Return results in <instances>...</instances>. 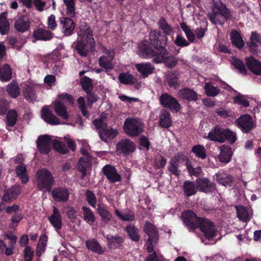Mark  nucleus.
<instances>
[{
	"instance_id": "5fc2aeb1",
	"label": "nucleus",
	"mask_w": 261,
	"mask_h": 261,
	"mask_svg": "<svg viewBox=\"0 0 261 261\" xmlns=\"http://www.w3.org/2000/svg\"><path fill=\"white\" fill-rule=\"evenodd\" d=\"M159 27L160 29L163 30L164 33L166 35H169L172 32V29L171 27L167 23L166 20L162 18L159 20L158 22Z\"/></svg>"
},
{
	"instance_id": "f704fd0d",
	"label": "nucleus",
	"mask_w": 261,
	"mask_h": 261,
	"mask_svg": "<svg viewBox=\"0 0 261 261\" xmlns=\"http://www.w3.org/2000/svg\"><path fill=\"white\" fill-rule=\"evenodd\" d=\"M23 93L28 101H34L36 100L37 96L34 86H27Z\"/></svg>"
},
{
	"instance_id": "c9c22d12",
	"label": "nucleus",
	"mask_w": 261,
	"mask_h": 261,
	"mask_svg": "<svg viewBox=\"0 0 261 261\" xmlns=\"http://www.w3.org/2000/svg\"><path fill=\"white\" fill-rule=\"evenodd\" d=\"M179 160L177 157H174L171 159L169 163L168 170L173 174L178 176L180 171L178 170Z\"/></svg>"
},
{
	"instance_id": "864d4df0",
	"label": "nucleus",
	"mask_w": 261,
	"mask_h": 261,
	"mask_svg": "<svg viewBox=\"0 0 261 261\" xmlns=\"http://www.w3.org/2000/svg\"><path fill=\"white\" fill-rule=\"evenodd\" d=\"M224 142L225 141H228L230 143H233L237 140V135L236 133L231 131L229 129H224Z\"/></svg>"
},
{
	"instance_id": "de8ad7c7",
	"label": "nucleus",
	"mask_w": 261,
	"mask_h": 261,
	"mask_svg": "<svg viewBox=\"0 0 261 261\" xmlns=\"http://www.w3.org/2000/svg\"><path fill=\"white\" fill-rule=\"evenodd\" d=\"M249 96L238 93L237 95L233 98V101L236 103L241 105L244 107H248L249 106V102L248 100Z\"/></svg>"
},
{
	"instance_id": "393cba45",
	"label": "nucleus",
	"mask_w": 261,
	"mask_h": 261,
	"mask_svg": "<svg viewBox=\"0 0 261 261\" xmlns=\"http://www.w3.org/2000/svg\"><path fill=\"white\" fill-rule=\"evenodd\" d=\"M220 153L218 158L220 162L224 163H228L230 160L232 154V152L230 147L222 145L220 148Z\"/></svg>"
},
{
	"instance_id": "39448f33",
	"label": "nucleus",
	"mask_w": 261,
	"mask_h": 261,
	"mask_svg": "<svg viewBox=\"0 0 261 261\" xmlns=\"http://www.w3.org/2000/svg\"><path fill=\"white\" fill-rule=\"evenodd\" d=\"M53 182V176L47 169H42L37 172L36 183L39 190L49 191Z\"/></svg>"
},
{
	"instance_id": "a211bd4d",
	"label": "nucleus",
	"mask_w": 261,
	"mask_h": 261,
	"mask_svg": "<svg viewBox=\"0 0 261 261\" xmlns=\"http://www.w3.org/2000/svg\"><path fill=\"white\" fill-rule=\"evenodd\" d=\"M198 188L200 191L209 193L215 189V186L207 178H199L196 180Z\"/></svg>"
},
{
	"instance_id": "680f3d73",
	"label": "nucleus",
	"mask_w": 261,
	"mask_h": 261,
	"mask_svg": "<svg viewBox=\"0 0 261 261\" xmlns=\"http://www.w3.org/2000/svg\"><path fill=\"white\" fill-rule=\"evenodd\" d=\"M133 76L128 73H122L119 75V81L124 84H129L133 82Z\"/></svg>"
},
{
	"instance_id": "13d9d810",
	"label": "nucleus",
	"mask_w": 261,
	"mask_h": 261,
	"mask_svg": "<svg viewBox=\"0 0 261 261\" xmlns=\"http://www.w3.org/2000/svg\"><path fill=\"white\" fill-rule=\"evenodd\" d=\"M204 88L206 94L209 96H215L219 93V89L210 83H206Z\"/></svg>"
},
{
	"instance_id": "e433bc0d",
	"label": "nucleus",
	"mask_w": 261,
	"mask_h": 261,
	"mask_svg": "<svg viewBox=\"0 0 261 261\" xmlns=\"http://www.w3.org/2000/svg\"><path fill=\"white\" fill-rule=\"evenodd\" d=\"M97 212L105 222L111 221L113 218L111 213L104 206L98 205Z\"/></svg>"
},
{
	"instance_id": "58836bf2",
	"label": "nucleus",
	"mask_w": 261,
	"mask_h": 261,
	"mask_svg": "<svg viewBox=\"0 0 261 261\" xmlns=\"http://www.w3.org/2000/svg\"><path fill=\"white\" fill-rule=\"evenodd\" d=\"M16 172L23 184H26L29 181L27 169L24 165L21 164L18 166L16 168Z\"/></svg>"
},
{
	"instance_id": "09e8293b",
	"label": "nucleus",
	"mask_w": 261,
	"mask_h": 261,
	"mask_svg": "<svg viewBox=\"0 0 261 261\" xmlns=\"http://www.w3.org/2000/svg\"><path fill=\"white\" fill-rule=\"evenodd\" d=\"M183 188L185 193L188 196L194 195L196 192V188L192 182H185Z\"/></svg>"
},
{
	"instance_id": "2f4dec72",
	"label": "nucleus",
	"mask_w": 261,
	"mask_h": 261,
	"mask_svg": "<svg viewBox=\"0 0 261 261\" xmlns=\"http://www.w3.org/2000/svg\"><path fill=\"white\" fill-rule=\"evenodd\" d=\"M86 245L88 249L98 254H101L104 252V250L102 249L100 244L95 240L87 241L86 242Z\"/></svg>"
},
{
	"instance_id": "f3484780",
	"label": "nucleus",
	"mask_w": 261,
	"mask_h": 261,
	"mask_svg": "<svg viewBox=\"0 0 261 261\" xmlns=\"http://www.w3.org/2000/svg\"><path fill=\"white\" fill-rule=\"evenodd\" d=\"M41 117L45 122L50 124L58 125L60 124L59 119L47 107L42 108Z\"/></svg>"
},
{
	"instance_id": "e2e57ef3",
	"label": "nucleus",
	"mask_w": 261,
	"mask_h": 261,
	"mask_svg": "<svg viewBox=\"0 0 261 261\" xmlns=\"http://www.w3.org/2000/svg\"><path fill=\"white\" fill-rule=\"evenodd\" d=\"M115 213L116 215L123 221H133L134 220L135 216L134 214L129 212L128 213L122 214L118 210H115Z\"/></svg>"
},
{
	"instance_id": "603ef678",
	"label": "nucleus",
	"mask_w": 261,
	"mask_h": 261,
	"mask_svg": "<svg viewBox=\"0 0 261 261\" xmlns=\"http://www.w3.org/2000/svg\"><path fill=\"white\" fill-rule=\"evenodd\" d=\"M260 42L258 34L255 32H252L250 37V42H249L250 48L252 50L255 51L256 47Z\"/></svg>"
},
{
	"instance_id": "6e6d98bb",
	"label": "nucleus",
	"mask_w": 261,
	"mask_h": 261,
	"mask_svg": "<svg viewBox=\"0 0 261 261\" xmlns=\"http://www.w3.org/2000/svg\"><path fill=\"white\" fill-rule=\"evenodd\" d=\"M67 7V15L72 17L75 15L74 0H63Z\"/></svg>"
},
{
	"instance_id": "4be33fe9",
	"label": "nucleus",
	"mask_w": 261,
	"mask_h": 261,
	"mask_svg": "<svg viewBox=\"0 0 261 261\" xmlns=\"http://www.w3.org/2000/svg\"><path fill=\"white\" fill-rule=\"evenodd\" d=\"M246 63L248 68L257 75L261 74V62L252 57L246 58Z\"/></svg>"
},
{
	"instance_id": "a18cd8bd",
	"label": "nucleus",
	"mask_w": 261,
	"mask_h": 261,
	"mask_svg": "<svg viewBox=\"0 0 261 261\" xmlns=\"http://www.w3.org/2000/svg\"><path fill=\"white\" fill-rule=\"evenodd\" d=\"M209 18L211 21L215 24H222L224 21L228 18L214 11L209 15Z\"/></svg>"
},
{
	"instance_id": "c85d7f7f",
	"label": "nucleus",
	"mask_w": 261,
	"mask_h": 261,
	"mask_svg": "<svg viewBox=\"0 0 261 261\" xmlns=\"http://www.w3.org/2000/svg\"><path fill=\"white\" fill-rule=\"evenodd\" d=\"M236 208L237 210V217L240 220L244 222L250 220L251 214L248 208L242 206H238L236 207Z\"/></svg>"
},
{
	"instance_id": "338daca9",
	"label": "nucleus",
	"mask_w": 261,
	"mask_h": 261,
	"mask_svg": "<svg viewBox=\"0 0 261 261\" xmlns=\"http://www.w3.org/2000/svg\"><path fill=\"white\" fill-rule=\"evenodd\" d=\"M86 197L88 203L93 207H95L96 200L93 192L90 190L87 191L86 193Z\"/></svg>"
},
{
	"instance_id": "0e129e2a",
	"label": "nucleus",
	"mask_w": 261,
	"mask_h": 261,
	"mask_svg": "<svg viewBox=\"0 0 261 261\" xmlns=\"http://www.w3.org/2000/svg\"><path fill=\"white\" fill-rule=\"evenodd\" d=\"M178 74L176 72L168 73L167 80L170 86H175L178 85L177 82Z\"/></svg>"
},
{
	"instance_id": "20e7f679",
	"label": "nucleus",
	"mask_w": 261,
	"mask_h": 261,
	"mask_svg": "<svg viewBox=\"0 0 261 261\" xmlns=\"http://www.w3.org/2000/svg\"><path fill=\"white\" fill-rule=\"evenodd\" d=\"M68 102L71 104L73 103V97L68 94L62 93L58 95L52 105L56 114L63 119L67 120L69 119L70 115L65 106L64 102Z\"/></svg>"
},
{
	"instance_id": "412c9836",
	"label": "nucleus",
	"mask_w": 261,
	"mask_h": 261,
	"mask_svg": "<svg viewBox=\"0 0 261 261\" xmlns=\"http://www.w3.org/2000/svg\"><path fill=\"white\" fill-rule=\"evenodd\" d=\"M48 220L57 230L61 228L62 226L61 216L59 210L56 207H54L53 213L48 217Z\"/></svg>"
},
{
	"instance_id": "79ce46f5",
	"label": "nucleus",
	"mask_w": 261,
	"mask_h": 261,
	"mask_svg": "<svg viewBox=\"0 0 261 261\" xmlns=\"http://www.w3.org/2000/svg\"><path fill=\"white\" fill-rule=\"evenodd\" d=\"M47 240V238L46 235L43 234L40 237L36 250V254L38 256L40 257V256L44 252L46 248Z\"/></svg>"
},
{
	"instance_id": "bb28decb",
	"label": "nucleus",
	"mask_w": 261,
	"mask_h": 261,
	"mask_svg": "<svg viewBox=\"0 0 261 261\" xmlns=\"http://www.w3.org/2000/svg\"><path fill=\"white\" fill-rule=\"evenodd\" d=\"M215 12L220 14L225 18H229L230 12L225 5L221 1L215 2L213 6V10Z\"/></svg>"
},
{
	"instance_id": "473e14b6",
	"label": "nucleus",
	"mask_w": 261,
	"mask_h": 261,
	"mask_svg": "<svg viewBox=\"0 0 261 261\" xmlns=\"http://www.w3.org/2000/svg\"><path fill=\"white\" fill-rule=\"evenodd\" d=\"M12 78V70L10 66L5 64L0 67V80L2 81H8Z\"/></svg>"
},
{
	"instance_id": "2eb2a0df",
	"label": "nucleus",
	"mask_w": 261,
	"mask_h": 261,
	"mask_svg": "<svg viewBox=\"0 0 261 261\" xmlns=\"http://www.w3.org/2000/svg\"><path fill=\"white\" fill-rule=\"evenodd\" d=\"M135 67L141 76L143 78L147 77L153 73L154 67L149 62H144L136 64Z\"/></svg>"
},
{
	"instance_id": "ddd939ff",
	"label": "nucleus",
	"mask_w": 261,
	"mask_h": 261,
	"mask_svg": "<svg viewBox=\"0 0 261 261\" xmlns=\"http://www.w3.org/2000/svg\"><path fill=\"white\" fill-rule=\"evenodd\" d=\"M51 138L48 135L40 136L37 141V145L39 151L42 153H48L52 143Z\"/></svg>"
},
{
	"instance_id": "c03bdc74",
	"label": "nucleus",
	"mask_w": 261,
	"mask_h": 261,
	"mask_svg": "<svg viewBox=\"0 0 261 261\" xmlns=\"http://www.w3.org/2000/svg\"><path fill=\"white\" fill-rule=\"evenodd\" d=\"M7 91L9 95L13 98L17 97L20 94L18 84L14 81L8 85Z\"/></svg>"
},
{
	"instance_id": "cd10ccee",
	"label": "nucleus",
	"mask_w": 261,
	"mask_h": 261,
	"mask_svg": "<svg viewBox=\"0 0 261 261\" xmlns=\"http://www.w3.org/2000/svg\"><path fill=\"white\" fill-rule=\"evenodd\" d=\"M52 37L53 34L49 31L41 28L33 32V37L37 40H47L51 39Z\"/></svg>"
},
{
	"instance_id": "052dcab7",
	"label": "nucleus",
	"mask_w": 261,
	"mask_h": 261,
	"mask_svg": "<svg viewBox=\"0 0 261 261\" xmlns=\"http://www.w3.org/2000/svg\"><path fill=\"white\" fill-rule=\"evenodd\" d=\"M81 84L83 89L88 93L92 89V82L91 79L85 76L81 80Z\"/></svg>"
},
{
	"instance_id": "4c0bfd02",
	"label": "nucleus",
	"mask_w": 261,
	"mask_h": 261,
	"mask_svg": "<svg viewBox=\"0 0 261 261\" xmlns=\"http://www.w3.org/2000/svg\"><path fill=\"white\" fill-rule=\"evenodd\" d=\"M107 239L109 247L112 249L118 248L123 243V238L117 236H107Z\"/></svg>"
},
{
	"instance_id": "6e6552de",
	"label": "nucleus",
	"mask_w": 261,
	"mask_h": 261,
	"mask_svg": "<svg viewBox=\"0 0 261 261\" xmlns=\"http://www.w3.org/2000/svg\"><path fill=\"white\" fill-rule=\"evenodd\" d=\"M143 124L137 118H127L124 124L125 132L129 136L135 137L143 132Z\"/></svg>"
},
{
	"instance_id": "7c9ffc66",
	"label": "nucleus",
	"mask_w": 261,
	"mask_h": 261,
	"mask_svg": "<svg viewBox=\"0 0 261 261\" xmlns=\"http://www.w3.org/2000/svg\"><path fill=\"white\" fill-rule=\"evenodd\" d=\"M172 124L171 118L169 112L164 110L160 116V125L165 128H169Z\"/></svg>"
},
{
	"instance_id": "3c124183",
	"label": "nucleus",
	"mask_w": 261,
	"mask_h": 261,
	"mask_svg": "<svg viewBox=\"0 0 261 261\" xmlns=\"http://www.w3.org/2000/svg\"><path fill=\"white\" fill-rule=\"evenodd\" d=\"M192 151L196 156L201 159L206 158V150L204 146L200 145H197L192 148Z\"/></svg>"
},
{
	"instance_id": "8fccbe9b",
	"label": "nucleus",
	"mask_w": 261,
	"mask_h": 261,
	"mask_svg": "<svg viewBox=\"0 0 261 261\" xmlns=\"http://www.w3.org/2000/svg\"><path fill=\"white\" fill-rule=\"evenodd\" d=\"M126 229L129 237L134 241H138L140 239L138 229L133 225H128Z\"/></svg>"
},
{
	"instance_id": "49530a36",
	"label": "nucleus",
	"mask_w": 261,
	"mask_h": 261,
	"mask_svg": "<svg viewBox=\"0 0 261 261\" xmlns=\"http://www.w3.org/2000/svg\"><path fill=\"white\" fill-rule=\"evenodd\" d=\"M17 118V112L14 110L9 111L7 114L6 117L7 126H14L16 123Z\"/></svg>"
},
{
	"instance_id": "0eeeda50",
	"label": "nucleus",
	"mask_w": 261,
	"mask_h": 261,
	"mask_svg": "<svg viewBox=\"0 0 261 261\" xmlns=\"http://www.w3.org/2000/svg\"><path fill=\"white\" fill-rule=\"evenodd\" d=\"M149 37L150 44L154 46V51L158 53L165 51L164 46L167 44L168 41L166 35L162 34L159 31L154 30L149 33Z\"/></svg>"
},
{
	"instance_id": "a19ab883",
	"label": "nucleus",
	"mask_w": 261,
	"mask_h": 261,
	"mask_svg": "<svg viewBox=\"0 0 261 261\" xmlns=\"http://www.w3.org/2000/svg\"><path fill=\"white\" fill-rule=\"evenodd\" d=\"M232 43L238 48H241L244 45V42L240 34L236 31H233L230 34Z\"/></svg>"
},
{
	"instance_id": "dca6fc26",
	"label": "nucleus",
	"mask_w": 261,
	"mask_h": 261,
	"mask_svg": "<svg viewBox=\"0 0 261 261\" xmlns=\"http://www.w3.org/2000/svg\"><path fill=\"white\" fill-rule=\"evenodd\" d=\"M51 195L56 201H66L69 197V192L64 188L58 187L53 189Z\"/></svg>"
},
{
	"instance_id": "6ab92c4d",
	"label": "nucleus",
	"mask_w": 261,
	"mask_h": 261,
	"mask_svg": "<svg viewBox=\"0 0 261 261\" xmlns=\"http://www.w3.org/2000/svg\"><path fill=\"white\" fill-rule=\"evenodd\" d=\"M15 29L20 32H24L30 28V20L28 16H22L15 20L14 23Z\"/></svg>"
},
{
	"instance_id": "f257e3e1",
	"label": "nucleus",
	"mask_w": 261,
	"mask_h": 261,
	"mask_svg": "<svg viewBox=\"0 0 261 261\" xmlns=\"http://www.w3.org/2000/svg\"><path fill=\"white\" fill-rule=\"evenodd\" d=\"M163 53H158L152 49L147 41H142L138 46L137 54L143 58H151L153 57V61L156 63L163 62L165 65L169 68L176 66L179 59L173 56L169 55L165 49Z\"/></svg>"
},
{
	"instance_id": "72a5a7b5",
	"label": "nucleus",
	"mask_w": 261,
	"mask_h": 261,
	"mask_svg": "<svg viewBox=\"0 0 261 261\" xmlns=\"http://www.w3.org/2000/svg\"><path fill=\"white\" fill-rule=\"evenodd\" d=\"M217 181L225 187H230L232 184V177L228 174L224 173L218 174L216 175Z\"/></svg>"
},
{
	"instance_id": "9b49d317",
	"label": "nucleus",
	"mask_w": 261,
	"mask_h": 261,
	"mask_svg": "<svg viewBox=\"0 0 261 261\" xmlns=\"http://www.w3.org/2000/svg\"><path fill=\"white\" fill-rule=\"evenodd\" d=\"M237 123L239 127L243 133H248L254 127V122L252 117L248 114H244L240 116Z\"/></svg>"
},
{
	"instance_id": "69168bd1",
	"label": "nucleus",
	"mask_w": 261,
	"mask_h": 261,
	"mask_svg": "<svg viewBox=\"0 0 261 261\" xmlns=\"http://www.w3.org/2000/svg\"><path fill=\"white\" fill-rule=\"evenodd\" d=\"M52 144L54 148L62 153H65L67 152V149L66 146L57 140H53Z\"/></svg>"
},
{
	"instance_id": "7ed1b4c3",
	"label": "nucleus",
	"mask_w": 261,
	"mask_h": 261,
	"mask_svg": "<svg viewBox=\"0 0 261 261\" xmlns=\"http://www.w3.org/2000/svg\"><path fill=\"white\" fill-rule=\"evenodd\" d=\"M78 34L79 40L75 46L76 50L81 56L86 57L95 48L92 31L89 27L85 29L81 28Z\"/></svg>"
},
{
	"instance_id": "4468645a",
	"label": "nucleus",
	"mask_w": 261,
	"mask_h": 261,
	"mask_svg": "<svg viewBox=\"0 0 261 261\" xmlns=\"http://www.w3.org/2000/svg\"><path fill=\"white\" fill-rule=\"evenodd\" d=\"M102 171L108 179L111 182H116L121 179V176L116 169L110 165H106L102 168Z\"/></svg>"
},
{
	"instance_id": "37998d69",
	"label": "nucleus",
	"mask_w": 261,
	"mask_h": 261,
	"mask_svg": "<svg viewBox=\"0 0 261 261\" xmlns=\"http://www.w3.org/2000/svg\"><path fill=\"white\" fill-rule=\"evenodd\" d=\"M84 220L89 224H93L95 220V217L92 211L88 207L83 206Z\"/></svg>"
},
{
	"instance_id": "774afa93",
	"label": "nucleus",
	"mask_w": 261,
	"mask_h": 261,
	"mask_svg": "<svg viewBox=\"0 0 261 261\" xmlns=\"http://www.w3.org/2000/svg\"><path fill=\"white\" fill-rule=\"evenodd\" d=\"M145 259V261H164L163 257L161 254H158L155 251L153 250V251L151 252Z\"/></svg>"
},
{
	"instance_id": "a878e982",
	"label": "nucleus",
	"mask_w": 261,
	"mask_h": 261,
	"mask_svg": "<svg viewBox=\"0 0 261 261\" xmlns=\"http://www.w3.org/2000/svg\"><path fill=\"white\" fill-rule=\"evenodd\" d=\"M21 188L19 186H15L8 189L3 196V200L9 202L15 199L20 192Z\"/></svg>"
},
{
	"instance_id": "b1692460",
	"label": "nucleus",
	"mask_w": 261,
	"mask_h": 261,
	"mask_svg": "<svg viewBox=\"0 0 261 261\" xmlns=\"http://www.w3.org/2000/svg\"><path fill=\"white\" fill-rule=\"evenodd\" d=\"M60 23L65 35L69 36L72 34L74 29V23L72 19L67 17L60 19Z\"/></svg>"
},
{
	"instance_id": "f8f14e48",
	"label": "nucleus",
	"mask_w": 261,
	"mask_h": 261,
	"mask_svg": "<svg viewBox=\"0 0 261 261\" xmlns=\"http://www.w3.org/2000/svg\"><path fill=\"white\" fill-rule=\"evenodd\" d=\"M117 149L120 153L129 154L135 151L136 146L134 142L129 139H123L117 144Z\"/></svg>"
},
{
	"instance_id": "f03ea898",
	"label": "nucleus",
	"mask_w": 261,
	"mask_h": 261,
	"mask_svg": "<svg viewBox=\"0 0 261 261\" xmlns=\"http://www.w3.org/2000/svg\"><path fill=\"white\" fill-rule=\"evenodd\" d=\"M184 223L189 229L199 227L206 238L210 239L214 236V228L212 223L207 219L197 217L192 211L189 210L182 214Z\"/></svg>"
},
{
	"instance_id": "bf43d9fd",
	"label": "nucleus",
	"mask_w": 261,
	"mask_h": 261,
	"mask_svg": "<svg viewBox=\"0 0 261 261\" xmlns=\"http://www.w3.org/2000/svg\"><path fill=\"white\" fill-rule=\"evenodd\" d=\"M180 27L186 34L188 39L190 42H193L195 40V35L191 31L190 28L185 22H181L180 23Z\"/></svg>"
},
{
	"instance_id": "ea45409f",
	"label": "nucleus",
	"mask_w": 261,
	"mask_h": 261,
	"mask_svg": "<svg viewBox=\"0 0 261 261\" xmlns=\"http://www.w3.org/2000/svg\"><path fill=\"white\" fill-rule=\"evenodd\" d=\"M6 13L0 15V33L2 35L7 34L9 30V23L6 18Z\"/></svg>"
},
{
	"instance_id": "4d7b16f0",
	"label": "nucleus",
	"mask_w": 261,
	"mask_h": 261,
	"mask_svg": "<svg viewBox=\"0 0 261 261\" xmlns=\"http://www.w3.org/2000/svg\"><path fill=\"white\" fill-rule=\"evenodd\" d=\"M231 63L234 67L237 69L239 72L243 74L246 73V69L244 63L239 59L233 57L231 59Z\"/></svg>"
},
{
	"instance_id": "5701e85b",
	"label": "nucleus",
	"mask_w": 261,
	"mask_h": 261,
	"mask_svg": "<svg viewBox=\"0 0 261 261\" xmlns=\"http://www.w3.org/2000/svg\"><path fill=\"white\" fill-rule=\"evenodd\" d=\"M179 97L188 101H195L198 99V95L196 92L189 88L180 89L178 91Z\"/></svg>"
},
{
	"instance_id": "423d86ee",
	"label": "nucleus",
	"mask_w": 261,
	"mask_h": 261,
	"mask_svg": "<svg viewBox=\"0 0 261 261\" xmlns=\"http://www.w3.org/2000/svg\"><path fill=\"white\" fill-rule=\"evenodd\" d=\"M144 231L148 237L146 243V249L148 252H151L158 241V230L153 224L146 222L144 225Z\"/></svg>"
},
{
	"instance_id": "1a4fd4ad",
	"label": "nucleus",
	"mask_w": 261,
	"mask_h": 261,
	"mask_svg": "<svg viewBox=\"0 0 261 261\" xmlns=\"http://www.w3.org/2000/svg\"><path fill=\"white\" fill-rule=\"evenodd\" d=\"M160 100L162 105L165 108L175 112L180 110L181 107L177 100L167 93L163 94L160 98Z\"/></svg>"
},
{
	"instance_id": "c756f323",
	"label": "nucleus",
	"mask_w": 261,
	"mask_h": 261,
	"mask_svg": "<svg viewBox=\"0 0 261 261\" xmlns=\"http://www.w3.org/2000/svg\"><path fill=\"white\" fill-rule=\"evenodd\" d=\"M117 131L113 129H109L106 125V127L100 130L99 132V136L101 139L107 142L108 139H113L117 135Z\"/></svg>"
},
{
	"instance_id": "aec40b11",
	"label": "nucleus",
	"mask_w": 261,
	"mask_h": 261,
	"mask_svg": "<svg viewBox=\"0 0 261 261\" xmlns=\"http://www.w3.org/2000/svg\"><path fill=\"white\" fill-rule=\"evenodd\" d=\"M224 130V128L216 126L214 129L209 132L207 138L211 141L223 143Z\"/></svg>"
},
{
	"instance_id": "9d476101",
	"label": "nucleus",
	"mask_w": 261,
	"mask_h": 261,
	"mask_svg": "<svg viewBox=\"0 0 261 261\" xmlns=\"http://www.w3.org/2000/svg\"><path fill=\"white\" fill-rule=\"evenodd\" d=\"M103 53L105 55L100 57L98 60L100 66L106 69H112L114 66L112 62L114 57V50L103 48Z\"/></svg>"
}]
</instances>
